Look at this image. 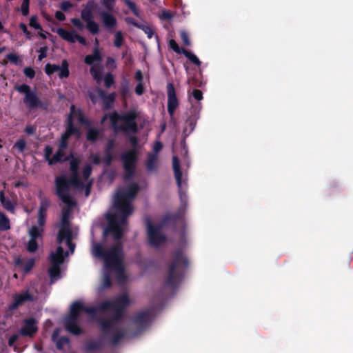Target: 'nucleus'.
Instances as JSON below:
<instances>
[{"label": "nucleus", "instance_id": "obj_1", "mask_svg": "<svg viewBox=\"0 0 353 353\" xmlns=\"http://www.w3.org/2000/svg\"><path fill=\"white\" fill-rule=\"evenodd\" d=\"M92 254L104 261L105 268L116 272L119 276L125 278L123 265V245L120 241L113 244L109 249H105L103 244L94 243Z\"/></svg>", "mask_w": 353, "mask_h": 353}, {"label": "nucleus", "instance_id": "obj_2", "mask_svg": "<svg viewBox=\"0 0 353 353\" xmlns=\"http://www.w3.org/2000/svg\"><path fill=\"white\" fill-rule=\"evenodd\" d=\"M108 118L116 132H121L125 134L138 132V125L136 122L137 114L135 110H130L123 114H119L117 112L105 114L101 118V123L103 124Z\"/></svg>", "mask_w": 353, "mask_h": 353}, {"label": "nucleus", "instance_id": "obj_3", "mask_svg": "<svg viewBox=\"0 0 353 353\" xmlns=\"http://www.w3.org/2000/svg\"><path fill=\"white\" fill-rule=\"evenodd\" d=\"M189 265L188 259L181 248L175 250L171 262L168 276L164 281L165 287L175 289L181 282L184 272Z\"/></svg>", "mask_w": 353, "mask_h": 353}, {"label": "nucleus", "instance_id": "obj_4", "mask_svg": "<svg viewBox=\"0 0 353 353\" xmlns=\"http://www.w3.org/2000/svg\"><path fill=\"white\" fill-rule=\"evenodd\" d=\"M114 314L109 319H99L101 330L105 336H110L109 343L112 345H117L126 336L127 332L124 329L117 328L115 323L121 322L124 316V310L113 309Z\"/></svg>", "mask_w": 353, "mask_h": 353}, {"label": "nucleus", "instance_id": "obj_5", "mask_svg": "<svg viewBox=\"0 0 353 353\" xmlns=\"http://www.w3.org/2000/svg\"><path fill=\"white\" fill-rule=\"evenodd\" d=\"M56 194L66 205L75 206L76 202L70 194V187H84V183L79 177V172L72 174L70 179L65 176H58L54 181Z\"/></svg>", "mask_w": 353, "mask_h": 353}, {"label": "nucleus", "instance_id": "obj_6", "mask_svg": "<svg viewBox=\"0 0 353 353\" xmlns=\"http://www.w3.org/2000/svg\"><path fill=\"white\" fill-rule=\"evenodd\" d=\"M139 186L137 183H133L127 188L119 190L114 196L113 206L119 213H123V216H129L132 214L133 207L131 201L137 194ZM125 217L122 219L124 220Z\"/></svg>", "mask_w": 353, "mask_h": 353}, {"label": "nucleus", "instance_id": "obj_7", "mask_svg": "<svg viewBox=\"0 0 353 353\" xmlns=\"http://www.w3.org/2000/svg\"><path fill=\"white\" fill-rule=\"evenodd\" d=\"M123 213H119L117 211L107 214L106 219L108 225L103 232V238L104 240H105L110 233L113 234L114 239L116 241H119L121 239L123 236L122 225L127 223V219L128 217L125 216L124 220H123Z\"/></svg>", "mask_w": 353, "mask_h": 353}, {"label": "nucleus", "instance_id": "obj_8", "mask_svg": "<svg viewBox=\"0 0 353 353\" xmlns=\"http://www.w3.org/2000/svg\"><path fill=\"white\" fill-rule=\"evenodd\" d=\"M14 88L19 93L25 94L23 103L30 110L37 108L43 110H46L48 108V103L41 101L37 93L34 91H32L28 85L23 83L20 85L16 86Z\"/></svg>", "mask_w": 353, "mask_h": 353}, {"label": "nucleus", "instance_id": "obj_9", "mask_svg": "<svg viewBox=\"0 0 353 353\" xmlns=\"http://www.w3.org/2000/svg\"><path fill=\"white\" fill-rule=\"evenodd\" d=\"M115 2V0H101L102 5L108 12H101L100 18L105 28L110 33L114 32L117 26V18L110 12L113 10Z\"/></svg>", "mask_w": 353, "mask_h": 353}, {"label": "nucleus", "instance_id": "obj_10", "mask_svg": "<svg viewBox=\"0 0 353 353\" xmlns=\"http://www.w3.org/2000/svg\"><path fill=\"white\" fill-rule=\"evenodd\" d=\"M148 243L150 245L158 248L166 241V236L161 233L162 225H154L149 218L145 221Z\"/></svg>", "mask_w": 353, "mask_h": 353}, {"label": "nucleus", "instance_id": "obj_11", "mask_svg": "<svg viewBox=\"0 0 353 353\" xmlns=\"http://www.w3.org/2000/svg\"><path fill=\"white\" fill-rule=\"evenodd\" d=\"M130 304V299L127 293H124L119 296L113 301L106 300L98 304L99 312L103 313L106 311L119 309L125 310V309Z\"/></svg>", "mask_w": 353, "mask_h": 353}, {"label": "nucleus", "instance_id": "obj_12", "mask_svg": "<svg viewBox=\"0 0 353 353\" xmlns=\"http://www.w3.org/2000/svg\"><path fill=\"white\" fill-rule=\"evenodd\" d=\"M121 160L125 170V179L131 180L135 172L136 163L138 160L137 149H130L121 155Z\"/></svg>", "mask_w": 353, "mask_h": 353}, {"label": "nucleus", "instance_id": "obj_13", "mask_svg": "<svg viewBox=\"0 0 353 353\" xmlns=\"http://www.w3.org/2000/svg\"><path fill=\"white\" fill-rule=\"evenodd\" d=\"M81 312L94 316L99 312L98 305L96 307H86L79 301H74L70 306V314L66 318L78 319Z\"/></svg>", "mask_w": 353, "mask_h": 353}, {"label": "nucleus", "instance_id": "obj_14", "mask_svg": "<svg viewBox=\"0 0 353 353\" xmlns=\"http://www.w3.org/2000/svg\"><path fill=\"white\" fill-rule=\"evenodd\" d=\"M154 314L152 309H147L137 313L133 318V323L139 327L140 331L145 330L149 325Z\"/></svg>", "mask_w": 353, "mask_h": 353}, {"label": "nucleus", "instance_id": "obj_15", "mask_svg": "<svg viewBox=\"0 0 353 353\" xmlns=\"http://www.w3.org/2000/svg\"><path fill=\"white\" fill-rule=\"evenodd\" d=\"M59 71V77L60 79L68 78L70 74L68 69V63L64 59L61 62V66L56 64L47 63L45 66V72L48 75H51L56 72Z\"/></svg>", "mask_w": 353, "mask_h": 353}, {"label": "nucleus", "instance_id": "obj_16", "mask_svg": "<svg viewBox=\"0 0 353 353\" xmlns=\"http://www.w3.org/2000/svg\"><path fill=\"white\" fill-rule=\"evenodd\" d=\"M166 89L168 94V112L170 116H172L179 105V101L172 83H168Z\"/></svg>", "mask_w": 353, "mask_h": 353}, {"label": "nucleus", "instance_id": "obj_17", "mask_svg": "<svg viewBox=\"0 0 353 353\" xmlns=\"http://www.w3.org/2000/svg\"><path fill=\"white\" fill-rule=\"evenodd\" d=\"M81 17L83 21L86 22L85 27L92 35L99 34V26L92 20L93 12L92 10L83 9L81 12Z\"/></svg>", "mask_w": 353, "mask_h": 353}, {"label": "nucleus", "instance_id": "obj_18", "mask_svg": "<svg viewBox=\"0 0 353 353\" xmlns=\"http://www.w3.org/2000/svg\"><path fill=\"white\" fill-rule=\"evenodd\" d=\"M33 300V296L28 290L21 294H17L13 296V302L9 305L8 309L10 310H14L25 302L32 301Z\"/></svg>", "mask_w": 353, "mask_h": 353}, {"label": "nucleus", "instance_id": "obj_19", "mask_svg": "<svg viewBox=\"0 0 353 353\" xmlns=\"http://www.w3.org/2000/svg\"><path fill=\"white\" fill-rule=\"evenodd\" d=\"M37 321L34 318H29L24 320V325L19 330L22 336H32L38 330L36 325Z\"/></svg>", "mask_w": 353, "mask_h": 353}, {"label": "nucleus", "instance_id": "obj_20", "mask_svg": "<svg viewBox=\"0 0 353 353\" xmlns=\"http://www.w3.org/2000/svg\"><path fill=\"white\" fill-rule=\"evenodd\" d=\"M78 319L65 318V327L70 333L74 335H80L83 333L82 329L77 323Z\"/></svg>", "mask_w": 353, "mask_h": 353}, {"label": "nucleus", "instance_id": "obj_21", "mask_svg": "<svg viewBox=\"0 0 353 353\" xmlns=\"http://www.w3.org/2000/svg\"><path fill=\"white\" fill-rule=\"evenodd\" d=\"M70 157H72V153L65 156V151L58 149L52 159L49 160V165H52L58 163H61L65 161H68L70 159Z\"/></svg>", "mask_w": 353, "mask_h": 353}, {"label": "nucleus", "instance_id": "obj_22", "mask_svg": "<svg viewBox=\"0 0 353 353\" xmlns=\"http://www.w3.org/2000/svg\"><path fill=\"white\" fill-rule=\"evenodd\" d=\"M80 133L79 130L74 126L73 123V117L71 114L69 115L68 119V123L66 130L64 134L61 136L62 139H68L70 136L73 134L79 135Z\"/></svg>", "mask_w": 353, "mask_h": 353}, {"label": "nucleus", "instance_id": "obj_23", "mask_svg": "<svg viewBox=\"0 0 353 353\" xmlns=\"http://www.w3.org/2000/svg\"><path fill=\"white\" fill-rule=\"evenodd\" d=\"M98 96L103 100L104 104L105 109H109L111 108L112 103L114 101L116 94L114 92L110 93L107 95L106 92L102 90L99 88L97 90Z\"/></svg>", "mask_w": 353, "mask_h": 353}, {"label": "nucleus", "instance_id": "obj_24", "mask_svg": "<svg viewBox=\"0 0 353 353\" xmlns=\"http://www.w3.org/2000/svg\"><path fill=\"white\" fill-rule=\"evenodd\" d=\"M172 168L177 186L181 187L182 172L180 168V162L176 156L172 157Z\"/></svg>", "mask_w": 353, "mask_h": 353}, {"label": "nucleus", "instance_id": "obj_25", "mask_svg": "<svg viewBox=\"0 0 353 353\" xmlns=\"http://www.w3.org/2000/svg\"><path fill=\"white\" fill-rule=\"evenodd\" d=\"M145 166L148 172H155L158 168V155L157 154L148 153Z\"/></svg>", "mask_w": 353, "mask_h": 353}, {"label": "nucleus", "instance_id": "obj_26", "mask_svg": "<svg viewBox=\"0 0 353 353\" xmlns=\"http://www.w3.org/2000/svg\"><path fill=\"white\" fill-rule=\"evenodd\" d=\"M68 239H72V231L69 226H61L57 235V243L59 244Z\"/></svg>", "mask_w": 353, "mask_h": 353}, {"label": "nucleus", "instance_id": "obj_27", "mask_svg": "<svg viewBox=\"0 0 353 353\" xmlns=\"http://www.w3.org/2000/svg\"><path fill=\"white\" fill-rule=\"evenodd\" d=\"M102 60V57L99 50L97 47L94 48L91 54L86 55L84 59L85 64L89 65H93L95 61L100 62Z\"/></svg>", "mask_w": 353, "mask_h": 353}, {"label": "nucleus", "instance_id": "obj_28", "mask_svg": "<svg viewBox=\"0 0 353 353\" xmlns=\"http://www.w3.org/2000/svg\"><path fill=\"white\" fill-rule=\"evenodd\" d=\"M0 202L5 210L14 214L15 205L8 197L5 196L3 191L0 192Z\"/></svg>", "mask_w": 353, "mask_h": 353}, {"label": "nucleus", "instance_id": "obj_29", "mask_svg": "<svg viewBox=\"0 0 353 353\" xmlns=\"http://www.w3.org/2000/svg\"><path fill=\"white\" fill-rule=\"evenodd\" d=\"M70 114L72 116V114H75L77 117V120L79 123L85 125H90V123L88 121V119L85 117L84 113L81 109L75 110V106L74 105H72L70 106Z\"/></svg>", "mask_w": 353, "mask_h": 353}, {"label": "nucleus", "instance_id": "obj_30", "mask_svg": "<svg viewBox=\"0 0 353 353\" xmlns=\"http://www.w3.org/2000/svg\"><path fill=\"white\" fill-rule=\"evenodd\" d=\"M57 32L59 35V37H61L63 39L70 43L75 42V34L72 32L60 28L57 29Z\"/></svg>", "mask_w": 353, "mask_h": 353}, {"label": "nucleus", "instance_id": "obj_31", "mask_svg": "<svg viewBox=\"0 0 353 353\" xmlns=\"http://www.w3.org/2000/svg\"><path fill=\"white\" fill-rule=\"evenodd\" d=\"M103 343L101 341H90L85 346V350L88 352H92L95 350L102 349Z\"/></svg>", "mask_w": 353, "mask_h": 353}, {"label": "nucleus", "instance_id": "obj_32", "mask_svg": "<svg viewBox=\"0 0 353 353\" xmlns=\"http://www.w3.org/2000/svg\"><path fill=\"white\" fill-rule=\"evenodd\" d=\"M100 134L101 132L99 130L90 128L87 130L86 139L88 141L94 143L98 139Z\"/></svg>", "mask_w": 353, "mask_h": 353}, {"label": "nucleus", "instance_id": "obj_33", "mask_svg": "<svg viewBox=\"0 0 353 353\" xmlns=\"http://www.w3.org/2000/svg\"><path fill=\"white\" fill-rule=\"evenodd\" d=\"M10 228V219L3 212H0V230L7 231Z\"/></svg>", "mask_w": 353, "mask_h": 353}, {"label": "nucleus", "instance_id": "obj_34", "mask_svg": "<svg viewBox=\"0 0 353 353\" xmlns=\"http://www.w3.org/2000/svg\"><path fill=\"white\" fill-rule=\"evenodd\" d=\"M48 274L52 282L53 281V280L58 279L61 274L60 265L51 264L50 267L48 269Z\"/></svg>", "mask_w": 353, "mask_h": 353}, {"label": "nucleus", "instance_id": "obj_35", "mask_svg": "<svg viewBox=\"0 0 353 353\" xmlns=\"http://www.w3.org/2000/svg\"><path fill=\"white\" fill-rule=\"evenodd\" d=\"M73 206L67 205L62 210L61 213V226H69V218L70 214L71 208Z\"/></svg>", "mask_w": 353, "mask_h": 353}, {"label": "nucleus", "instance_id": "obj_36", "mask_svg": "<svg viewBox=\"0 0 353 353\" xmlns=\"http://www.w3.org/2000/svg\"><path fill=\"white\" fill-rule=\"evenodd\" d=\"M90 74L97 83L102 79V72L98 65H93L90 69Z\"/></svg>", "mask_w": 353, "mask_h": 353}, {"label": "nucleus", "instance_id": "obj_37", "mask_svg": "<svg viewBox=\"0 0 353 353\" xmlns=\"http://www.w3.org/2000/svg\"><path fill=\"white\" fill-rule=\"evenodd\" d=\"M186 127L184 128L183 134L184 137H188L194 129L196 122L192 118H189L185 121Z\"/></svg>", "mask_w": 353, "mask_h": 353}, {"label": "nucleus", "instance_id": "obj_38", "mask_svg": "<svg viewBox=\"0 0 353 353\" xmlns=\"http://www.w3.org/2000/svg\"><path fill=\"white\" fill-rule=\"evenodd\" d=\"M43 232V229L42 228H39L36 225H32L29 230V235L30 239L37 240L38 238L41 237Z\"/></svg>", "mask_w": 353, "mask_h": 353}, {"label": "nucleus", "instance_id": "obj_39", "mask_svg": "<svg viewBox=\"0 0 353 353\" xmlns=\"http://www.w3.org/2000/svg\"><path fill=\"white\" fill-rule=\"evenodd\" d=\"M120 94L123 98H126L130 94L129 81L127 79L123 80L121 83Z\"/></svg>", "mask_w": 353, "mask_h": 353}, {"label": "nucleus", "instance_id": "obj_40", "mask_svg": "<svg viewBox=\"0 0 353 353\" xmlns=\"http://www.w3.org/2000/svg\"><path fill=\"white\" fill-rule=\"evenodd\" d=\"M70 170L72 172V174H75L79 172V167L80 161L79 159L74 157L72 155V157H70Z\"/></svg>", "mask_w": 353, "mask_h": 353}, {"label": "nucleus", "instance_id": "obj_41", "mask_svg": "<svg viewBox=\"0 0 353 353\" xmlns=\"http://www.w3.org/2000/svg\"><path fill=\"white\" fill-rule=\"evenodd\" d=\"M121 1L128 7V8L132 11L134 15H135L137 17H140L139 10L134 2L132 1L131 0Z\"/></svg>", "mask_w": 353, "mask_h": 353}, {"label": "nucleus", "instance_id": "obj_42", "mask_svg": "<svg viewBox=\"0 0 353 353\" xmlns=\"http://www.w3.org/2000/svg\"><path fill=\"white\" fill-rule=\"evenodd\" d=\"M183 55L187 57L193 64L196 66H200L201 64V61L199 58L192 52L188 51V50H184Z\"/></svg>", "mask_w": 353, "mask_h": 353}, {"label": "nucleus", "instance_id": "obj_43", "mask_svg": "<svg viewBox=\"0 0 353 353\" xmlns=\"http://www.w3.org/2000/svg\"><path fill=\"white\" fill-rule=\"evenodd\" d=\"M64 261V256L55 254L53 252H51L50 256V261L52 265H61Z\"/></svg>", "mask_w": 353, "mask_h": 353}, {"label": "nucleus", "instance_id": "obj_44", "mask_svg": "<svg viewBox=\"0 0 353 353\" xmlns=\"http://www.w3.org/2000/svg\"><path fill=\"white\" fill-rule=\"evenodd\" d=\"M169 47L177 54H183L184 50H186L185 48H180L174 39H170L169 41Z\"/></svg>", "mask_w": 353, "mask_h": 353}, {"label": "nucleus", "instance_id": "obj_45", "mask_svg": "<svg viewBox=\"0 0 353 353\" xmlns=\"http://www.w3.org/2000/svg\"><path fill=\"white\" fill-rule=\"evenodd\" d=\"M70 339L68 336H61L57 341L54 343H56V347L59 350H63L64 345L69 343Z\"/></svg>", "mask_w": 353, "mask_h": 353}, {"label": "nucleus", "instance_id": "obj_46", "mask_svg": "<svg viewBox=\"0 0 353 353\" xmlns=\"http://www.w3.org/2000/svg\"><path fill=\"white\" fill-rule=\"evenodd\" d=\"M27 251L30 253L35 252L38 249V243L36 239H30L26 246Z\"/></svg>", "mask_w": 353, "mask_h": 353}, {"label": "nucleus", "instance_id": "obj_47", "mask_svg": "<svg viewBox=\"0 0 353 353\" xmlns=\"http://www.w3.org/2000/svg\"><path fill=\"white\" fill-rule=\"evenodd\" d=\"M123 36L121 31H117L114 34V45L117 48H120L123 43Z\"/></svg>", "mask_w": 353, "mask_h": 353}, {"label": "nucleus", "instance_id": "obj_48", "mask_svg": "<svg viewBox=\"0 0 353 353\" xmlns=\"http://www.w3.org/2000/svg\"><path fill=\"white\" fill-rule=\"evenodd\" d=\"M35 264V260L33 258L29 259L23 266V272L25 274L29 273Z\"/></svg>", "mask_w": 353, "mask_h": 353}, {"label": "nucleus", "instance_id": "obj_49", "mask_svg": "<svg viewBox=\"0 0 353 353\" xmlns=\"http://www.w3.org/2000/svg\"><path fill=\"white\" fill-rule=\"evenodd\" d=\"M29 25L30 27L36 30H42V27L38 22L37 17L36 15H33L30 17Z\"/></svg>", "mask_w": 353, "mask_h": 353}, {"label": "nucleus", "instance_id": "obj_50", "mask_svg": "<svg viewBox=\"0 0 353 353\" xmlns=\"http://www.w3.org/2000/svg\"><path fill=\"white\" fill-rule=\"evenodd\" d=\"M26 146V142L23 139L17 140L14 144V148H17L19 152H23Z\"/></svg>", "mask_w": 353, "mask_h": 353}, {"label": "nucleus", "instance_id": "obj_51", "mask_svg": "<svg viewBox=\"0 0 353 353\" xmlns=\"http://www.w3.org/2000/svg\"><path fill=\"white\" fill-rule=\"evenodd\" d=\"M139 28L143 30L145 34H147L148 39H151L153 37L154 31L150 26L141 24Z\"/></svg>", "mask_w": 353, "mask_h": 353}, {"label": "nucleus", "instance_id": "obj_52", "mask_svg": "<svg viewBox=\"0 0 353 353\" xmlns=\"http://www.w3.org/2000/svg\"><path fill=\"white\" fill-rule=\"evenodd\" d=\"M114 83V79L113 75L108 72L105 74L104 77V84L106 88H110L112 86Z\"/></svg>", "mask_w": 353, "mask_h": 353}, {"label": "nucleus", "instance_id": "obj_53", "mask_svg": "<svg viewBox=\"0 0 353 353\" xmlns=\"http://www.w3.org/2000/svg\"><path fill=\"white\" fill-rule=\"evenodd\" d=\"M29 6H30V0H23L21 10L22 14L23 16H28L29 14Z\"/></svg>", "mask_w": 353, "mask_h": 353}, {"label": "nucleus", "instance_id": "obj_54", "mask_svg": "<svg viewBox=\"0 0 353 353\" xmlns=\"http://www.w3.org/2000/svg\"><path fill=\"white\" fill-rule=\"evenodd\" d=\"M47 214L38 212L37 223L40 228H43L46 224Z\"/></svg>", "mask_w": 353, "mask_h": 353}, {"label": "nucleus", "instance_id": "obj_55", "mask_svg": "<svg viewBox=\"0 0 353 353\" xmlns=\"http://www.w3.org/2000/svg\"><path fill=\"white\" fill-rule=\"evenodd\" d=\"M92 167L90 165H86L84 166L82 170V176L85 180H87L92 174Z\"/></svg>", "mask_w": 353, "mask_h": 353}, {"label": "nucleus", "instance_id": "obj_56", "mask_svg": "<svg viewBox=\"0 0 353 353\" xmlns=\"http://www.w3.org/2000/svg\"><path fill=\"white\" fill-rule=\"evenodd\" d=\"M50 205V202L47 199H42L40 203L39 212L46 213Z\"/></svg>", "mask_w": 353, "mask_h": 353}, {"label": "nucleus", "instance_id": "obj_57", "mask_svg": "<svg viewBox=\"0 0 353 353\" xmlns=\"http://www.w3.org/2000/svg\"><path fill=\"white\" fill-rule=\"evenodd\" d=\"M180 37H181V40L183 41V43L185 46H190L191 42H190L189 36H188V33L185 30H181L180 32Z\"/></svg>", "mask_w": 353, "mask_h": 353}, {"label": "nucleus", "instance_id": "obj_58", "mask_svg": "<svg viewBox=\"0 0 353 353\" xmlns=\"http://www.w3.org/2000/svg\"><path fill=\"white\" fill-rule=\"evenodd\" d=\"M114 147V141L113 139H110L108 141L105 147V154H112V151Z\"/></svg>", "mask_w": 353, "mask_h": 353}, {"label": "nucleus", "instance_id": "obj_59", "mask_svg": "<svg viewBox=\"0 0 353 353\" xmlns=\"http://www.w3.org/2000/svg\"><path fill=\"white\" fill-rule=\"evenodd\" d=\"M112 285L110 276L108 273H105L103 276V287L104 288H109Z\"/></svg>", "mask_w": 353, "mask_h": 353}, {"label": "nucleus", "instance_id": "obj_60", "mask_svg": "<svg viewBox=\"0 0 353 353\" xmlns=\"http://www.w3.org/2000/svg\"><path fill=\"white\" fill-rule=\"evenodd\" d=\"M19 28L23 31V34H25L26 39H31L32 34L31 32L28 30L26 24L24 23H21L19 26Z\"/></svg>", "mask_w": 353, "mask_h": 353}, {"label": "nucleus", "instance_id": "obj_61", "mask_svg": "<svg viewBox=\"0 0 353 353\" xmlns=\"http://www.w3.org/2000/svg\"><path fill=\"white\" fill-rule=\"evenodd\" d=\"M71 23L77 29L81 30L83 29L84 26L81 21L78 18H72L70 19Z\"/></svg>", "mask_w": 353, "mask_h": 353}, {"label": "nucleus", "instance_id": "obj_62", "mask_svg": "<svg viewBox=\"0 0 353 353\" xmlns=\"http://www.w3.org/2000/svg\"><path fill=\"white\" fill-rule=\"evenodd\" d=\"M48 48L45 46L39 48L38 50V52H39V54L38 56V60L42 61L44 58L47 57V52H48Z\"/></svg>", "mask_w": 353, "mask_h": 353}, {"label": "nucleus", "instance_id": "obj_63", "mask_svg": "<svg viewBox=\"0 0 353 353\" xmlns=\"http://www.w3.org/2000/svg\"><path fill=\"white\" fill-rule=\"evenodd\" d=\"M23 73L27 77L30 79H33L35 77V71L31 67L25 68L23 70Z\"/></svg>", "mask_w": 353, "mask_h": 353}, {"label": "nucleus", "instance_id": "obj_64", "mask_svg": "<svg viewBox=\"0 0 353 353\" xmlns=\"http://www.w3.org/2000/svg\"><path fill=\"white\" fill-rule=\"evenodd\" d=\"M192 97L196 101H201L203 99V92L199 89H194L192 92Z\"/></svg>", "mask_w": 353, "mask_h": 353}]
</instances>
